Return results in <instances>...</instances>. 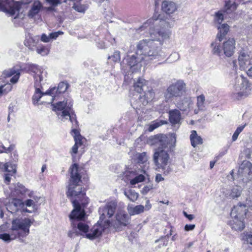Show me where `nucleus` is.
I'll return each mask as SVG.
<instances>
[{
  "label": "nucleus",
  "mask_w": 252,
  "mask_h": 252,
  "mask_svg": "<svg viewBox=\"0 0 252 252\" xmlns=\"http://www.w3.org/2000/svg\"><path fill=\"white\" fill-rule=\"evenodd\" d=\"M247 211L246 205L239 203L232 209L231 215L233 218L244 220Z\"/></svg>",
  "instance_id": "ddd939ff"
},
{
  "label": "nucleus",
  "mask_w": 252,
  "mask_h": 252,
  "mask_svg": "<svg viewBox=\"0 0 252 252\" xmlns=\"http://www.w3.org/2000/svg\"><path fill=\"white\" fill-rule=\"evenodd\" d=\"M74 9H75L76 11L84 13L85 12L86 10V8L84 5L80 4H76L74 3L73 4V6L72 7Z\"/></svg>",
  "instance_id": "49530a36"
},
{
  "label": "nucleus",
  "mask_w": 252,
  "mask_h": 252,
  "mask_svg": "<svg viewBox=\"0 0 252 252\" xmlns=\"http://www.w3.org/2000/svg\"><path fill=\"white\" fill-rule=\"evenodd\" d=\"M71 108L70 107H66L64 109H63L62 112V116L65 117V116H70L71 114L70 113V111L71 110Z\"/></svg>",
  "instance_id": "09e8293b"
},
{
  "label": "nucleus",
  "mask_w": 252,
  "mask_h": 252,
  "mask_svg": "<svg viewBox=\"0 0 252 252\" xmlns=\"http://www.w3.org/2000/svg\"><path fill=\"white\" fill-rule=\"evenodd\" d=\"M178 9V6L176 3L167 0L162 1L161 5V10L168 15L173 14Z\"/></svg>",
  "instance_id": "4468645a"
},
{
  "label": "nucleus",
  "mask_w": 252,
  "mask_h": 252,
  "mask_svg": "<svg viewBox=\"0 0 252 252\" xmlns=\"http://www.w3.org/2000/svg\"><path fill=\"white\" fill-rule=\"evenodd\" d=\"M18 187L20 188V191L21 193H25L27 192V189L23 185H20L18 186Z\"/></svg>",
  "instance_id": "0e129e2a"
},
{
  "label": "nucleus",
  "mask_w": 252,
  "mask_h": 252,
  "mask_svg": "<svg viewBox=\"0 0 252 252\" xmlns=\"http://www.w3.org/2000/svg\"><path fill=\"white\" fill-rule=\"evenodd\" d=\"M12 89V86L10 84H5L0 86V97L6 94Z\"/></svg>",
  "instance_id": "e433bc0d"
},
{
  "label": "nucleus",
  "mask_w": 252,
  "mask_h": 252,
  "mask_svg": "<svg viewBox=\"0 0 252 252\" xmlns=\"http://www.w3.org/2000/svg\"><path fill=\"white\" fill-rule=\"evenodd\" d=\"M108 59L111 60L114 63L119 62L121 59L120 51H115L112 56L108 57Z\"/></svg>",
  "instance_id": "58836bf2"
},
{
  "label": "nucleus",
  "mask_w": 252,
  "mask_h": 252,
  "mask_svg": "<svg viewBox=\"0 0 252 252\" xmlns=\"http://www.w3.org/2000/svg\"><path fill=\"white\" fill-rule=\"evenodd\" d=\"M244 127L245 126H238L235 131V132L239 134L243 131V130L244 128Z\"/></svg>",
  "instance_id": "338daca9"
},
{
  "label": "nucleus",
  "mask_w": 252,
  "mask_h": 252,
  "mask_svg": "<svg viewBox=\"0 0 252 252\" xmlns=\"http://www.w3.org/2000/svg\"><path fill=\"white\" fill-rule=\"evenodd\" d=\"M124 194L132 202H135L139 196L138 193L131 189L125 191Z\"/></svg>",
  "instance_id": "7c9ffc66"
},
{
  "label": "nucleus",
  "mask_w": 252,
  "mask_h": 252,
  "mask_svg": "<svg viewBox=\"0 0 252 252\" xmlns=\"http://www.w3.org/2000/svg\"><path fill=\"white\" fill-rule=\"evenodd\" d=\"M34 79L35 80V84H36L37 83H40V82L42 80L43 78L40 73V74H37L34 75Z\"/></svg>",
  "instance_id": "603ef678"
},
{
  "label": "nucleus",
  "mask_w": 252,
  "mask_h": 252,
  "mask_svg": "<svg viewBox=\"0 0 252 252\" xmlns=\"http://www.w3.org/2000/svg\"><path fill=\"white\" fill-rule=\"evenodd\" d=\"M12 175L13 174H10L9 173H7L5 174L4 182L6 184L8 185L9 184L11 180V178L10 176Z\"/></svg>",
  "instance_id": "4d7b16f0"
},
{
  "label": "nucleus",
  "mask_w": 252,
  "mask_h": 252,
  "mask_svg": "<svg viewBox=\"0 0 252 252\" xmlns=\"http://www.w3.org/2000/svg\"><path fill=\"white\" fill-rule=\"evenodd\" d=\"M12 236V234L10 235L7 233H2L0 234V239L3 240L4 241H8L15 238H14V236L13 238H11V236Z\"/></svg>",
  "instance_id": "de8ad7c7"
},
{
  "label": "nucleus",
  "mask_w": 252,
  "mask_h": 252,
  "mask_svg": "<svg viewBox=\"0 0 252 252\" xmlns=\"http://www.w3.org/2000/svg\"><path fill=\"white\" fill-rule=\"evenodd\" d=\"M14 148L15 146L14 145H10L8 148H6L4 146H1V149H0V153H10L14 150Z\"/></svg>",
  "instance_id": "c03bdc74"
},
{
  "label": "nucleus",
  "mask_w": 252,
  "mask_h": 252,
  "mask_svg": "<svg viewBox=\"0 0 252 252\" xmlns=\"http://www.w3.org/2000/svg\"><path fill=\"white\" fill-rule=\"evenodd\" d=\"M48 94L45 93H42L39 88H36L35 93L32 96V99L34 105L38 103V102L40 100V98L44 95Z\"/></svg>",
  "instance_id": "c85d7f7f"
},
{
  "label": "nucleus",
  "mask_w": 252,
  "mask_h": 252,
  "mask_svg": "<svg viewBox=\"0 0 252 252\" xmlns=\"http://www.w3.org/2000/svg\"><path fill=\"white\" fill-rule=\"evenodd\" d=\"M48 103H51L53 111L56 112L57 114H58L57 111H62L67 107V102L64 101H59L55 103H51V101Z\"/></svg>",
  "instance_id": "a878e982"
},
{
  "label": "nucleus",
  "mask_w": 252,
  "mask_h": 252,
  "mask_svg": "<svg viewBox=\"0 0 252 252\" xmlns=\"http://www.w3.org/2000/svg\"><path fill=\"white\" fill-rule=\"evenodd\" d=\"M219 32L217 38L219 41H221L229 31V26L227 24H222L218 27Z\"/></svg>",
  "instance_id": "412c9836"
},
{
  "label": "nucleus",
  "mask_w": 252,
  "mask_h": 252,
  "mask_svg": "<svg viewBox=\"0 0 252 252\" xmlns=\"http://www.w3.org/2000/svg\"><path fill=\"white\" fill-rule=\"evenodd\" d=\"M24 44L29 50L33 51L36 47L37 42L32 37H26Z\"/></svg>",
  "instance_id": "bb28decb"
},
{
  "label": "nucleus",
  "mask_w": 252,
  "mask_h": 252,
  "mask_svg": "<svg viewBox=\"0 0 252 252\" xmlns=\"http://www.w3.org/2000/svg\"><path fill=\"white\" fill-rule=\"evenodd\" d=\"M23 206H24V203L22 200L15 198L13 200L11 203L8 205L7 209H9V212L13 214L18 212L20 208Z\"/></svg>",
  "instance_id": "aec40b11"
},
{
  "label": "nucleus",
  "mask_w": 252,
  "mask_h": 252,
  "mask_svg": "<svg viewBox=\"0 0 252 252\" xmlns=\"http://www.w3.org/2000/svg\"><path fill=\"white\" fill-rule=\"evenodd\" d=\"M195 227V224H186L185 226L184 229L186 231H189L190 230H192L194 229Z\"/></svg>",
  "instance_id": "5fc2aeb1"
},
{
  "label": "nucleus",
  "mask_w": 252,
  "mask_h": 252,
  "mask_svg": "<svg viewBox=\"0 0 252 252\" xmlns=\"http://www.w3.org/2000/svg\"><path fill=\"white\" fill-rule=\"evenodd\" d=\"M152 19L153 20H160V21L162 20L161 17V15L158 13H155L153 15Z\"/></svg>",
  "instance_id": "bf43d9fd"
},
{
  "label": "nucleus",
  "mask_w": 252,
  "mask_h": 252,
  "mask_svg": "<svg viewBox=\"0 0 252 252\" xmlns=\"http://www.w3.org/2000/svg\"><path fill=\"white\" fill-rule=\"evenodd\" d=\"M145 180V177L142 174H140L136 176L130 181V183L132 185H134L138 183L143 182Z\"/></svg>",
  "instance_id": "ea45409f"
},
{
  "label": "nucleus",
  "mask_w": 252,
  "mask_h": 252,
  "mask_svg": "<svg viewBox=\"0 0 252 252\" xmlns=\"http://www.w3.org/2000/svg\"><path fill=\"white\" fill-rule=\"evenodd\" d=\"M27 70V72H32L35 74H37L38 72H40L39 66L37 65L31 64H28L25 68Z\"/></svg>",
  "instance_id": "c9c22d12"
},
{
  "label": "nucleus",
  "mask_w": 252,
  "mask_h": 252,
  "mask_svg": "<svg viewBox=\"0 0 252 252\" xmlns=\"http://www.w3.org/2000/svg\"><path fill=\"white\" fill-rule=\"evenodd\" d=\"M69 183L67 187L66 195L70 200L74 208L69 215L71 220V226L74 230L77 229L80 235L88 234L89 225L81 221L84 220L86 216L85 208L89 203V198L86 196L87 188L79 187L80 183H88L89 178L86 169L77 163H73L69 168Z\"/></svg>",
  "instance_id": "f257e3e1"
},
{
  "label": "nucleus",
  "mask_w": 252,
  "mask_h": 252,
  "mask_svg": "<svg viewBox=\"0 0 252 252\" xmlns=\"http://www.w3.org/2000/svg\"><path fill=\"white\" fill-rule=\"evenodd\" d=\"M116 220L111 222V226H113L116 231L122 230V227L127 225L129 223L128 215L123 211L118 212L115 216Z\"/></svg>",
  "instance_id": "9d476101"
},
{
  "label": "nucleus",
  "mask_w": 252,
  "mask_h": 252,
  "mask_svg": "<svg viewBox=\"0 0 252 252\" xmlns=\"http://www.w3.org/2000/svg\"><path fill=\"white\" fill-rule=\"evenodd\" d=\"M169 121L172 125L179 124L181 120V114L180 111L176 109L169 111Z\"/></svg>",
  "instance_id": "2eb2a0df"
},
{
  "label": "nucleus",
  "mask_w": 252,
  "mask_h": 252,
  "mask_svg": "<svg viewBox=\"0 0 252 252\" xmlns=\"http://www.w3.org/2000/svg\"><path fill=\"white\" fill-rule=\"evenodd\" d=\"M248 93L247 92H241L236 93H233L232 94V98L234 100H239L244 97L248 96Z\"/></svg>",
  "instance_id": "f704fd0d"
},
{
  "label": "nucleus",
  "mask_w": 252,
  "mask_h": 252,
  "mask_svg": "<svg viewBox=\"0 0 252 252\" xmlns=\"http://www.w3.org/2000/svg\"><path fill=\"white\" fill-rule=\"evenodd\" d=\"M137 58L134 55L127 56L125 58L121 64H126L128 67L131 68L137 64Z\"/></svg>",
  "instance_id": "b1692460"
},
{
  "label": "nucleus",
  "mask_w": 252,
  "mask_h": 252,
  "mask_svg": "<svg viewBox=\"0 0 252 252\" xmlns=\"http://www.w3.org/2000/svg\"><path fill=\"white\" fill-rule=\"evenodd\" d=\"M183 214L185 217L188 219L189 220H191L194 218V215L192 214H188L185 211L183 212Z\"/></svg>",
  "instance_id": "13d9d810"
},
{
  "label": "nucleus",
  "mask_w": 252,
  "mask_h": 252,
  "mask_svg": "<svg viewBox=\"0 0 252 252\" xmlns=\"http://www.w3.org/2000/svg\"><path fill=\"white\" fill-rule=\"evenodd\" d=\"M211 46L212 48L213 54L220 56L222 51L223 54L226 57H231L235 52L236 40L233 37H229L223 41L221 46L220 44L215 42H213Z\"/></svg>",
  "instance_id": "20e7f679"
},
{
  "label": "nucleus",
  "mask_w": 252,
  "mask_h": 252,
  "mask_svg": "<svg viewBox=\"0 0 252 252\" xmlns=\"http://www.w3.org/2000/svg\"><path fill=\"white\" fill-rule=\"evenodd\" d=\"M150 35L154 39H144L136 44L135 53L140 62L149 63L163 59L161 55L162 41L169 37V34L165 31H158L151 32Z\"/></svg>",
  "instance_id": "f03ea898"
},
{
  "label": "nucleus",
  "mask_w": 252,
  "mask_h": 252,
  "mask_svg": "<svg viewBox=\"0 0 252 252\" xmlns=\"http://www.w3.org/2000/svg\"><path fill=\"white\" fill-rule=\"evenodd\" d=\"M247 239L248 243L252 245V234L248 235Z\"/></svg>",
  "instance_id": "774afa93"
},
{
  "label": "nucleus",
  "mask_w": 252,
  "mask_h": 252,
  "mask_svg": "<svg viewBox=\"0 0 252 252\" xmlns=\"http://www.w3.org/2000/svg\"><path fill=\"white\" fill-rule=\"evenodd\" d=\"M224 16L223 14L221 11H219L215 13V21L218 22L219 24H220L223 20Z\"/></svg>",
  "instance_id": "37998d69"
},
{
  "label": "nucleus",
  "mask_w": 252,
  "mask_h": 252,
  "mask_svg": "<svg viewBox=\"0 0 252 252\" xmlns=\"http://www.w3.org/2000/svg\"><path fill=\"white\" fill-rule=\"evenodd\" d=\"M70 133L73 138L74 144L71 148L69 153L72 158H74L78 153L81 156L85 152L87 140L81 134L80 128H72Z\"/></svg>",
  "instance_id": "39448f33"
},
{
  "label": "nucleus",
  "mask_w": 252,
  "mask_h": 252,
  "mask_svg": "<svg viewBox=\"0 0 252 252\" xmlns=\"http://www.w3.org/2000/svg\"><path fill=\"white\" fill-rule=\"evenodd\" d=\"M238 6V4L235 2V0H225L224 8L225 11L227 13H230L235 11Z\"/></svg>",
  "instance_id": "393cba45"
},
{
  "label": "nucleus",
  "mask_w": 252,
  "mask_h": 252,
  "mask_svg": "<svg viewBox=\"0 0 252 252\" xmlns=\"http://www.w3.org/2000/svg\"><path fill=\"white\" fill-rule=\"evenodd\" d=\"M143 92L144 94L143 95H140L139 98L143 105H146L149 102L151 101L154 99L155 92L151 88Z\"/></svg>",
  "instance_id": "dca6fc26"
},
{
  "label": "nucleus",
  "mask_w": 252,
  "mask_h": 252,
  "mask_svg": "<svg viewBox=\"0 0 252 252\" xmlns=\"http://www.w3.org/2000/svg\"><path fill=\"white\" fill-rule=\"evenodd\" d=\"M166 124L167 122L165 121H154L149 126L148 130L149 132H152L158 127Z\"/></svg>",
  "instance_id": "473e14b6"
},
{
  "label": "nucleus",
  "mask_w": 252,
  "mask_h": 252,
  "mask_svg": "<svg viewBox=\"0 0 252 252\" xmlns=\"http://www.w3.org/2000/svg\"><path fill=\"white\" fill-rule=\"evenodd\" d=\"M164 180V178L162 177L161 174L158 173L156 175V181L157 182H159Z\"/></svg>",
  "instance_id": "052dcab7"
},
{
  "label": "nucleus",
  "mask_w": 252,
  "mask_h": 252,
  "mask_svg": "<svg viewBox=\"0 0 252 252\" xmlns=\"http://www.w3.org/2000/svg\"><path fill=\"white\" fill-rule=\"evenodd\" d=\"M240 168L249 175L252 173V163L249 161H244L241 164Z\"/></svg>",
  "instance_id": "c756f323"
},
{
  "label": "nucleus",
  "mask_w": 252,
  "mask_h": 252,
  "mask_svg": "<svg viewBox=\"0 0 252 252\" xmlns=\"http://www.w3.org/2000/svg\"><path fill=\"white\" fill-rule=\"evenodd\" d=\"M244 127L245 126H238L235 131V132L239 134L243 131V130L244 128Z\"/></svg>",
  "instance_id": "69168bd1"
},
{
  "label": "nucleus",
  "mask_w": 252,
  "mask_h": 252,
  "mask_svg": "<svg viewBox=\"0 0 252 252\" xmlns=\"http://www.w3.org/2000/svg\"><path fill=\"white\" fill-rule=\"evenodd\" d=\"M152 188L149 186H145L142 189L141 193L143 194H146L152 189Z\"/></svg>",
  "instance_id": "6e6d98bb"
},
{
  "label": "nucleus",
  "mask_w": 252,
  "mask_h": 252,
  "mask_svg": "<svg viewBox=\"0 0 252 252\" xmlns=\"http://www.w3.org/2000/svg\"><path fill=\"white\" fill-rule=\"evenodd\" d=\"M5 171L10 174H15L16 172V167L15 164L11 162H6L4 165Z\"/></svg>",
  "instance_id": "72a5a7b5"
},
{
  "label": "nucleus",
  "mask_w": 252,
  "mask_h": 252,
  "mask_svg": "<svg viewBox=\"0 0 252 252\" xmlns=\"http://www.w3.org/2000/svg\"><path fill=\"white\" fill-rule=\"evenodd\" d=\"M69 120L73 124L74 126V128H79L78 122L76 119V115L74 113H71L69 116Z\"/></svg>",
  "instance_id": "a18cd8bd"
},
{
  "label": "nucleus",
  "mask_w": 252,
  "mask_h": 252,
  "mask_svg": "<svg viewBox=\"0 0 252 252\" xmlns=\"http://www.w3.org/2000/svg\"><path fill=\"white\" fill-rule=\"evenodd\" d=\"M34 201L31 199H27L25 201V204L27 206L30 207L32 205Z\"/></svg>",
  "instance_id": "e2e57ef3"
},
{
  "label": "nucleus",
  "mask_w": 252,
  "mask_h": 252,
  "mask_svg": "<svg viewBox=\"0 0 252 252\" xmlns=\"http://www.w3.org/2000/svg\"><path fill=\"white\" fill-rule=\"evenodd\" d=\"M190 140L191 146L195 148L198 145H201L203 143V139L201 136H198L196 131L192 130L190 135Z\"/></svg>",
  "instance_id": "4be33fe9"
},
{
  "label": "nucleus",
  "mask_w": 252,
  "mask_h": 252,
  "mask_svg": "<svg viewBox=\"0 0 252 252\" xmlns=\"http://www.w3.org/2000/svg\"><path fill=\"white\" fill-rule=\"evenodd\" d=\"M3 74L5 77H12L10 79V82L12 83H16L19 80L20 75V72L19 70H15L12 68L8 70H5L3 72Z\"/></svg>",
  "instance_id": "a211bd4d"
},
{
  "label": "nucleus",
  "mask_w": 252,
  "mask_h": 252,
  "mask_svg": "<svg viewBox=\"0 0 252 252\" xmlns=\"http://www.w3.org/2000/svg\"><path fill=\"white\" fill-rule=\"evenodd\" d=\"M230 225L232 229L236 231H242L245 227L244 220L234 218L232 221H230Z\"/></svg>",
  "instance_id": "6ab92c4d"
},
{
  "label": "nucleus",
  "mask_w": 252,
  "mask_h": 252,
  "mask_svg": "<svg viewBox=\"0 0 252 252\" xmlns=\"http://www.w3.org/2000/svg\"><path fill=\"white\" fill-rule=\"evenodd\" d=\"M36 52L42 56L47 55L49 52V49L44 45H41L36 48Z\"/></svg>",
  "instance_id": "4c0bfd02"
},
{
  "label": "nucleus",
  "mask_w": 252,
  "mask_h": 252,
  "mask_svg": "<svg viewBox=\"0 0 252 252\" xmlns=\"http://www.w3.org/2000/svg\"><path fill=\"white\" fill-rule=\"evenodd\" d=\"M50 35L48 36L45 33H43L41 36V40L44 42H48L50 41Z\"/></svg>",
  "instance_id": "864d4df0"
},
{
  "label": "nucleus",
  "mask_w": 252,
  "mask_h": 252,
  "mask_svg": "<svg viewBox=\"0 0 252 252\" xmlns=\"http://www.w3.org/2000/svg\"><path fill=\"white\" fill-rule=\"evenodd\" d=\"M110 226L111 221L109 220H104V225L98 222L91 228L90 232L86 234V238L90 240H93L99 237L106 228Z\"/></svg>",
  "instance_id": "1a4fd4ad"
},
{
  "label": "nucleus",
  "mask_w": 252,
  "mask_h": 252,
  "mask_svg": "<svg viewBox=\"0 0 252 252\" xmlns=\"http://www.w3.org/2000/svg\"><path fill=\"white\" fill-rule=\"evenodd\" d=\"M46 1L54 7L62 3L61 0H46Z\"/></svg>",
  "instance_id": "8fccbe9b"
},
{
  "label": "nucleus",
  "mask_w": 252,
  "mask_h": 252,
  "mask_svg": "<svg viewBox=\"0 0 252 252\" xmlns=\"http://www.w3.org/2000/svg\"><path fill=\"white\" fill-rule=\"evenodd\" d=\"M68 87L69 84L67 82H61L59 83L57 87H50L45 92V94L52 96L51 103H52L55 99H58L60 95L64 93Z\"/></svg>",
  "instance_id": "9b49d317"
},
{
  "label": "nucleus",
  "mask_w": 252,
  "mask_h": 252,
  "mask_svg": "<svg viewBox=\"0 0 252 252\" xmlns=\"http://www.w3.org/2000/svg\"><path fill=\"white\" fill-rule=\"evenodd\" d=\"M148 158L146 152L140 153L137 156V162L139 163H144L147 161Z\"/></svg>",
  "instance_id": "79ce46f5"
},
{
  "label": "nucleus",
  "mask_w": 252,
  "mask_h": 252,
  "mask_svg": "<svg viewBox=\"0 0 252 252\" xmlns=\"http://www.w3.org/2000/svg\"><path fill=\"white\" fill-rule=\"evenodd\" d=\"M63 32L62 31H58L50 33V39H56L60 35H62Z\"/></svg>",
  "instance_id": "3c124183"
},
{
  "label": "nucleus",
  "mask_w": 252,
  "mask_h": 252,
  "mask_svg": "<svg viewBox=\"0 0 252 252\" xmlns=\"http://www.w3.org/2000/svg\"><path fill=\"white\" fill-rule=\"evenodd\" d=\"M43 7V5L39 0L34 1L31 9L28 12L29 16L33 18L40 12Z\"/></svg>",
  "instance_id": "f3484780"
},
{
  "label": "nucleus",
  "mask_w": 252,
  "mask_h": 252,
  "mask_svg": "<svg viewBox=\"0 0 252 252\" xmlns=\"http://www.w3.org/2000/svg\"><path fill=\"white\" fill-rule=\"evenodd\" d=\"M32 222L29 218L15 219L12 221L11 229L19 231L14 238L26 237L30 233V228Z\"/></svg>",
  "instance_id": "423d86ee"
},
{
  "label": "nucleus",
  "mask_w": 252,
  "mask_h": 252,
  "mask_svg": "<svg viewBox=\"0 0 252 252\" xmlns=\"http://www.w3.org/2000/svg\"><path fill=\"white\" fill-rule=\"evenodd\" d=\"M145 207L142 205H136L131 208L129 211L130 215H138L143 213L144 211Z\"/></svg>",
  "instance_id": "2f4dec72"
},
{
  "label": "nucleus",
  "mask_w": 252,
  "mask_h": 252,
  "mask_svg": "<svg viewBox=\"0 0 252 252\" xmlns=\"http://www.w3.org/2000/svg\"><path fill=\"white\" fill-rule=\"evenodd\" d=\"M249 55L244 52H241L239 57L238 61L240 66L243 67L246 64L247 62H248Z\"/></svg>",
  "instance_id": "cd10ccee"
},
{
  "label": "nucleus",
  "mask_w": 252,
  "mask_h": 252,
  "mask_svg": "<svg viewBox=\"0 0 252 252\" xmlns=\"http://www.w3.org/2000/svg\"><path fill=\"white\" fill-rule=\"evenodd\" d=\"M117 205L114 202L107 203L104 206L99 208L100 220H103L106 217L111 218L116 211Z\"/></svg>",
  "instance_id": "f8f14e48"
},
{
  "label": "nucleus",
  "mask_w": 252,
  "mask_h": 252,
  "mask_svg": "<svg viewBox=\"0 0 252 252\" xmlns=\"http://www.w3.org/2000/svg\"><path fill=\"white\" fill-rule=\"evenodd\" d=\"M21 7V3L13 0H0V11L6 12L11 16L19 11Z\"/></svg>",
  "instance_id": "6e6552de"
},
{
  "label": "nucleus",
  "mask_w": 252,
  "mask_h": 252,
  "mask_svg": "<svg viewBox=\"0 0 252 252\" xmlns=\"http://www.w3.org/2000/svg\"><path fill=\"white\" fill-rule=\"evenodd\" d=\"M168 227H169V228L170 229V231H169V233H168L165 237H167V238H169L170 236H171V235H172L173 234V226L171 224H169L168 226Z\"/></svg>",
  "instance_id": "680f3d73"
},
{
  "label": "nucleus",
  "mask_w": 252,
  "mask_h": 252,
  "mask_svg": "<svg viewBox=\"0 0 252 252\" xmlns=\"http://www.w3.org/2000/svg\"><path fill=\"white\" fill-rule=\"evenodd\" d=\"M186 93V84L177 81L171 84L167 89L165 97L168 99L181 97Z\"/></svg>",
  "instance_id": "0eeeda50"
},
{
  "label": "nucleus",
  "mask_w": 252,
  "mask_h": 252,
  "mask_svg": "<svg viewBox=\"0 0 252 252\" xmlns=\"http://www.w3.org/2000/svg\"><path fill=\"white\" fill-rule=\"evenodd\" d=\"M152 145H158L153 155V161L156 170L167 175L172 170L170 166V154L174 152L176 140L169 139L163 134L155 135L150 139Z\"/></svg>",
  "instance_id": "7ed1b4c3"
},
{
  "label": "nucleus",
  "mask_w": 252,
  "mask_h": 252,
  "mask_svg": "<svg viewBox=\"0 0 252 252\" xmlns=\"http://www.w3.org/2000/svg\"><path fill=\"white\" fill-rule=\"evenodd\" d=\"M147 81L141 78H139L134 84L133 87L135 91L139 94H142L144 92V88L147 86Z\"/></svg>",
  "instance_id": "5701e85b"
},
{
  "label": "nucleus",
  "mask_w": 252,
  "mask_h": 252,
  "mask_svg": "<svg viewBox=\"0 0 252 252\" xmlns=\"http://www.w3.org/2000/svg\"><path fill=\"white\" fill-rule=\"evenodd\" d=\"M205 100V96L203 94H201L197 97L196 105L198 109H202L204 107Z\"/></svg>",
  "instance_id": "a19ab883"
}]
</instances>
